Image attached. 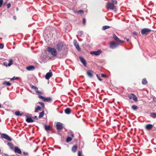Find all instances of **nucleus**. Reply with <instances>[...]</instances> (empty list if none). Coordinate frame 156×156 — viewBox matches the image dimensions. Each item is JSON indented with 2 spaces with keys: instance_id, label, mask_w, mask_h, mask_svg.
I'll return each mask as SVG.
<instances>
[{
  "instance_id": "nucleus-1",
  "label": "nucleus",
  "mask_w": 156,
  "mask_h": 156,
  "mask_svg": "<svg viewBox=\"0 0 156 156\" xmlns=\"http://www.w3.org/2000/svg\"><path fill=\"white\" fill-rule=\"evenodd\" d=\"M48 51L54 57L56 56L57 53L55 49L54 48L48 47L47 48Z\"/></svg>"
},
{
  "instance_id": "nucleus-2",
  "label": "nucleus",
  "mask_w": 156,
  "mask_h": 156,
  "mask_svg": "<svg viewBox=\"0 0 156 156\" xmlns=\"http://www.w3.org/2000/svg\"><path fill=\"white\" fill-rule=\"evenodd\" d=\"M1 138L2 139H5L9 141L12 140V138L7 134L5 133H2L1 135Z\"/></svg>"
},
{
  "instance_id": "nucleus-3",
  "label": "nucleus",
  "mask_w": 156,
  "mask_h": 156,
  "mask_svg": "<svg viewBox=\"0 0 156 156\" xmlns=\"http://www.w3.org/2000/svg\"><path fill=\"white\" fill-rule=\"evenodd\" d=\"M151 31V30L150 29L145 28L141 30V33L143 35L147 34Z\"/></svg>"
},
{
  "instance_id": "nucleus-4",
  "label": "nucleus",
  "mask_w": 156,
  "mask_h": 156,
  "mask_svg": "<svg viewBox=\"0 0 156 156\" xmlns=\"http://www.w3.org/2000/svg\"><path fill=\"white\" fill-rule=\"evenodd\" d=\"M63 47V44L62 42L59 43L56 45L57 48L59 51H60L62 50Z\"/></svg>"
},
{
  "instance_id": "nucleus-5",
  "label": "nucleus",
  "mask_w": 156,
  "mask_h": 156,
  "mask_svg": "<svg viewBox=\"0 0 156 156\" xmlns=\"http://www.w3.org/2000/svg\"><path fill=\"white\" fill-rule=\"evenodd\" d=\"M118 44L115 43L114 41H112L110 42L109 47L112 49H114L117 47Z\"/></svg>"
},
{
  "instance_id": "nucleus-6",
  "label": "nucleus",
  "mask_w": 156,
  "mask_h": 156,
  "mask_svg": "<svg viewBox=\"0 0 156 156\" xmlns=\"http://www.w3.org/2000/svg\"><path fill=\"white\" fill-rule=\"evenodd\" d=\"M52 73L51 70H50L49 72L47 73L46 74L45 76V79L47 80H49L52 76Z\"/></svg>"
},
{
  "instance_id": "nucleus-7",
  "label": "nucleus",
  "mask_w": 156,
  "mask_h": 156,
  "mask_svg": "<svg viewBox=\"0 0 156 156\" xmlns=\"http://www.w3.org/2000/svg\"><path fill=\"white\" fill-rule=\"evenodd\" d=\"M113 37L114 39L116 42L121 43H123V41L120 40L115 34H113Z\"/></svg>"
},
{
  "instance_id": "nucleus-8",
  "label": "nucleus",
  "mask_w": 156,
  "mask_h": 156,
  "mask_svg": "<svg viewBox=\"0 0 156 156\" xmlns=\"http://www.w3.org/2000/svg\"><path fill=\"white\" fill-rule=\"evenodd\" d=\"M31 88L34 89L37 94H43V93L41 91H39L38 88L35 86H32L31 87Z\"/></svg>"
},
{
  "instance_id": "nucleus-9",
  "label": "nucleus",
  "mask_w": 156,
  "mask_h": 156,
  "mask_svg": "<svg viewBox=\"0 0 156 156\" xmlns=\"http://www.w3.org/2000/svg\"><path fill=\"white\" fill-rule=\"evenodd\" d=\"M101 52V51L98 50L96 51H91L90 52L91 55H99Z\"/></svg>"
},
{
  "instance_id": "nucleus-10",
  "label": "nucleus",
  "mask_w": 156,
  "mask_h": 156,
  "mask_svg": "<svg viewBox=\"0 0 156 156\" xmlns=\"http://www.w3.org/2000/svg\"><path fill=\"white\" fill-rule=\"evenodd\" d=\"M107 7L110 9L113 10L115 9V6L113 3L108 2L107 3Z\"/></svg>"
},
{
  "instance_id": "nucleus-11",
  "label": "nucleus",
  "mask_w": 156,
  "mask_h": 156,
  "mask_svg": "<svg viewBox=\"0 0 156 156\" xmlns=\"http://www.w3.org/2000/svg\"><path fill=\"white\" fill-rule=\"evenodd\" d=\"M74 44L77 50L79 51H80L81 50V49L79 46L78 43L77 42L76 40H74Z\"/></svg>"
},
{
  "instance_id": "nucleus-12",
  "label": "nucleus",
  "mask_w": 156,
  "mask_h": 156,
  "mask_svg": "<svg viewBox=\"0 0 156 156\" xmlns=\"http://www.w3.org/2000/svg\"><path fill=\"white\" fill-rule=\"evenodd\" d=\"M57 129L58 130H61L63 128V126H62V123L60 122H58L56 124Z\"/></svg>"
},
{
  "instance_id": "nucleus-13",
  "label": "nucleus",
  "mask_w": 156,
  "mask_h": 156,
  "mask_svg": "<svg viewBox=\"0 0 156 156\" xmlns=\"http://www.w3.org/2000/svg\"><path fill=\"white\" fill-rule=\"evenodd\" d=\"M14 151L15 153H18L19 154H21L22 153L21 151L17 147H14Z\"/></svg>"
},
{
  "instance_id": "nucleus-14",
  "label": "nucleus",
  "mask_w": 156,
  "mask_h": 156,
  "mask_svg": "<svg viewBox=\"0 0 156 156\" xmlns=\"http://www.w3.org/2000/svg\"><path fill=\"white\" fill-rule=\"evenodd\" d=\"M152 127V125L150 124H147L145 126V128L147 130H151Z\"/></svg>"
},
{
  "instance_id": "nucleus-15",
  "label": "nucleus",
  "mask_w": 156,
  "mask_h": 156,
  "mask_svg": "<svg viewBox=\"0 0 156 156\" xmlns=\"http://www.w3.org/2000/svg\"><path fill=\"white\" fill-rule=\"evenodd\" d=\"M34 119V118H31V117H28L26 119V121L27 122L31 123L33 122H34V120H33Z\"/></svg>"
},
{
  "instance_id": "nucleus-16",
  "label": "nucleus",
  "mask_w": 156,
  "mask_h": 156,
  "mask_svg": "<svg viewBox=\"0 0 156 156\" xmlns=\"http://www.w3.org/2000/svg\"><path fill=\"white\" fill-rule=\"evenodd\" d=\"M35 69V67L33 66H30L26 67V69L29 71L34 70Z\"/></svg>"
},
{
  "instance_id": "nucleus-17",
  "label": "nucleus",
  "mask_w": 156,
  "mask_h": 156,
  "mask_svg": "<svg viewBox=\"0 0 156 156\" xmlns=\"http://www.w3.org/2000/svg\"><path fill=\"white\" fill-rule=\"evenodd\" d=\"M79 58L81 62L83 64L84 66H86V62L85 59L81 57H80Z\"/></svg>"
},
{
  "instance_id": "nucleus-18",
  "label": "nucleus",
  "mask_w": 156,
  "mask_h": 156,
  "mask_svg": "<svg viewBox=\"0 0 156 156\" xmlns=\"http://www.w3.org/2000/svg\"><path fill=\"white\" fill-rule=\"evenodd\" d=\"M87 75L90 77H93V74L91 70H89L87 71Z\"/></svg>"
},
{
  "instance_id": "nucleus-19",
  "label": "nucleus",
  "mask_w": 156,
  "mask_h": 156,
  "mask_svg": "<svg viewBox=\"0 0 156 156\" xmlns=\"http://www.w3.org/2000/svg\"><path fill=\"white\" fill-rule=\"evenodd\" d=\"M77 148V145H75L73 146L72 148V151L73 152H75L76 151Z\"/></svg>"
},
{
  "instance_id": "nucleus-20",
  "label": "nucleus",
  "mask_w": 156,
  "mask_h": 156,
  "mask_svg": "<svg viewBox=\"0 0 156 156\" xmlns=\"http://www.w3.org/2000/svg\"><path fill=\"white\" fill-rule=\"evenodd\" d=\"M2 84L3 85H6L7 86H10L11 85V83L9 82L5 81L3 82Z\"/></svg>"
},
{
  "instance_id": "nucleus-21",
  "label": "nucleus",
  "mask_w": 156,
  "mask_h": 156,
  "mask_svg": "<svg viewBox=\"0 0 156 156\" xmlns=\"http://www.w3.org/2000/svg\"><path fill=\"white\" fill-rule=\"evenodd\" d=\"M71 110L69 108H66L65 111L66 113L69 114L71 113Z\"/></svg>"
},
{
  "instance_id": "nucleus-22",
  "label": "nucleus",
  "mask_w": 156,
  "mask_h": 156,
  "mask_svg": "<svg viewBox=\"0 0 156 156\" xmlns=\"http://www.w3.org/2000/svg\"><path fill=\"white\" fill-rule=\"evenodd\" d=\"M51 100V98H45L44 101L47 102H50Z\"/></svg>"
},
{
  "instance_id": "nucleus-23",
  "label": "nucleus",
  "mask_w": 156,
  "mask_h": 156,
  "mask_svg": "<svg viewBox=\"0 0 156 156\" xmlns=\"http://www.w3.org/2000/svg\"><path fill=\"white\" fill-rule=\"evenodd\" d=\"M44 126L45 129L47 131L50 130L51 129L50 126H47L46 125H45Z\"/></svg>"
},
{
  "instance_id": "nucleus-24",
  "label": "nucleus",
  "mask_w": 156,
  "mask_h": 156,
  "mask_svg": "<svg viewBox=\"0 0 156 156\" xmlns=\"http://www.w3.org/2000/svg\"><path fill=\"white\" fill-rule=\"evenodd\" d=\"M7 145L9 146L11 149H13V145L11 143L8 142Z\"/></svg>"
},
{
  "instance_id": "nucleus-25",
  "label": "nucleus",
  "mask_w": 156,
  "mask_h": 156,
  "mask_svg": "<svg viewBox=\"0 0 156 156\" xmlns=\"http://www.w3.org/2000/svg\"><path fill=\"white\" fill-rule=\"evenodd\" d=\"M110 27V26H103L102 29L103 30H105V29H108Z\"/></svg>"
},
{
  "instance_id": "nucleus-26",
  "label": "nucleus",
  "mask_w": 156,
  "mask_h": 156,
  "mask_svg": "<svg viewBox=\"0 0 156 156\" xmlns=\"http://www.w3.org/2000/svg\"><path fill=\"white\" fill-rule=\"evenodd\" d=\"M135 101H138L137 98L136 96L134 94H133L132 98Z\"/></svg>"
},
{
  "instance_id": "nucleus-27",
  "label": "nucleus",
  "mask_w": 156,
  "mask_h": 156,
  "mask_svg": "<svg viewBox=\"0 0 156 156\" xmlns=\"http://www.w3.org/2000/svg\"><path fill=\"white\" fill-rule=\"evenodd\" d=\"M147 82L145 78L144 79L142 82V83L143 84H145L147 83Z\"/></svg>"
},
{
  "instance_id": "nucleus-28",
  "label": "nucleus",
  "mask_w": 156,
  "mask_h": 156,
  "mask_svg": "<svg viewBox=\"0 0 156 156\" xmlns=\"http://www.w3.org/2000/svg\"><path fill=\"white\" fill-rule=\"evenodd\" d=\"M44 112L43 111L40 113L39 118H40L41 117H42L44 116Z\"/></svg>"
},
{
  "instance_id": "nucleus-29",
  "label": "nucleus",
  "mask_w": 156,
  "mask_h": 156,
  "mask_svg": "<svg viewBox=\"0 0 156 156\" xmlns=\"http://www.w3.org/2000/svg\"><path fill=\"white\" fill-rule=\"evenodd\" d=\"M132 108L134 110H136L138 108V107L135 105H133L132 106Z\"/></svg>"
},
{
  "instance_id": "nucleus-30",
  "label": "nucleus",
  "mask_w": 156,
  "mask_h": 156,
  "mask_svg": "<svg viewBox=\"0 0 156 156\" xmlns=\"http://www.w3.org/2000/svg\"><path fill=\"white\" fill-rule=\"evenodd\" d=\"M78 34L79 36L81 37H82L83 34V32L81 31H79L78 32Z\"/></svg>"
},
{
  "instance_id": "nucleus-31",
  "label": "nucleus",
  "mask_w": 156,
  "mask_h": 156,
  "mask_svg": "<svg viewBox=\"0 0 156 156\" xmlns=\"http://www.w3.org/2000/svg\"><path fill=\"white\" fill-rule=\"evenodd\" d=\"M13 62V60L12 59H10L9 61V63L8 64V66H10L12 64Z\"/></svg>"
},
{
  "instance_id": "nucleus-32",
  "label": "nucleus",
  "mask_w": 156,
  "mask_h": 156,
  "mask_svg": "<svg viewBox=\"0 0 156 156\" xmlns=\"http://www.w3.org/2000/svg\"><path fill=\"white\" fill-rule=\"evenodd\" d=\"M151 116L154 118H156V113H153L151 114Z\"/></svg>"
},
{
  "instance_id": "nucleus-33",
  "label": "nucleus",
  "mask_w": 156,
  "mask_h": 156,
  "mask_svg": "<svg viewBox=\"0 0 156 156\" xmlns=\"http://www.w3.org/2000/svg\"><path fill=\"white\" fill-rule=\"evenodd\" d=\"M72 140V139L71 137H68L66 139V142L67 143H69L70 141L71 140Z\"/></svg>"
},
{
  "instance_id": "nucleus-34",
  "label": "nucleus",
  "mask_w": 156,
  "mask_h": 156,
  "mask_svg": "<svg viewBox=\"0 0 156 156\" xmlns=\"http://www.w3.org/2000/svg\"><path fill=\"white\" fill-rule=\"evenodd\" d=\"M41 109V108L40 106H37V107L36 108H35V112H36V111H37L40 110Z\"/></svg>"
},
{
  "instance_id": "nucleus-35",
  "label": "nucleus",
  "mask_w": 156,
  "mask_h": 156,
  "mask_svg": "<svg viewBox=\"0 0 156 156\" xmlns=\"http://www.w3.org/2000/svg\"><path fill=\"white\" fill-rule=\"evenodd\" d=\"M69 135H71V136L73 137H74V134L73 133V132L71 131H69Z\"/></svg>"
},
{
  "instance_id": "nucleus-36",
  "label": "nucleus",
  "mask_w": 156,
  "mask_h": 156,
  "mask_svg": "<svg viewBox=\"0 0 156 156\" xmlns=\"http://www.w3.org/2000/svg\"><path fill=\"white\" fill-rule=\"evenodd\" d=\"M74 12L75 13H81L83 12V10H79L78 11H75Z\"/></svg>"
},
{
  "instance_id": "nucleus-37",
  "label": "nucleus",
  "mask_w": 156,
  "mask_h": 156,
  "mask_svg": "<svg viewBox=\"0 0 156 156\" xmlns=\"http://www.w3.org/2000/svg\"><path fill=\"white\" fill-rule=\"evenodd\" d=\"M133 94L132 93L131 94H130V95L128 96V98H129V99H131L133 98Z\"/></svg>"
},
{
  "instance_id": "nucleus-38",
  "label": "nucleus",
  "mask_w": 156,
  "mask_h": 156,
  "mask_svg": "<svg viewBox=\"0 0 156 156\" xmlns=\"http://www.w3.org/2000/svg\"><path fill=\"white\" fill-rule=\"evenodd\" d=\"M38 103L40 104L41 105V106H42V107L43 108H44V104L42 102H38Z\"/></svg>"
},
{
  "instance_id": "nucleus-39",
  "label": "nucleus",
  "mask_w": 156,
  "mask_h": 156,
  "mask_svg": "<svg viewBox=\"0 0 156 156\" xmlns=\"http://www.w3.org/2000/svg\"><path fill=\"white\" fill-rule=\"evenodd\" d=\"M18 79V78L17 77L14 76L11 79V80H16V79Z\"/></svg>"
},
{
  "instance_id": "nucleus-40",
  "label": "nucleus",
  "mask_w": 156,
  "mask_h": 156,
  "mask_svg": "<svg viewBox=\"0 0 156 156\" xmlns=\"http://www.w3.org/2000/svg\"><path fill=\"white\" fill-rule=\"evenodd\" d=\"M15 114L17 116H19L20 112L19 111H16L15 112Z\"/></svg>"
},
{
  "instance_id": "nucleus-41",
  "label": "nucleus",
  "mask_w": 156,
  "mask_h": 156,
  "mask_svg": "<svg viewBox=\"0 0 156 156\" xmlns=\"http://www.w3.org/2000/svg\"><path fill=\"white\" fill-rule=\"evenodd\" d=\"M38 98H40V99H42L43 101H44V98L45 97H44L42 96H41V95H39L38 96Z\"/></svg>"
},
{
  "instance_id": "nucleus-42",
  "label": "nucleus",
  "mask_w": 156,
  "mask_h": 156,
  "mask_svg": "<svg viewBox=\"0 0 156 156\" xmlns=\"http://www.w3.org/2000/svg\"><path fill=\"white\" fill-rule=\"evenodd\" d=\"M11 6V5L10 3L8 4L7 5V8L8 9H9V8H10V7Z\"/></svg>"
},
{
  "instance_id": "nucleus-43",
  "label": "nucleus",
  "mask_w": 156,
  "mask_h": 156,
  "mask_svg": "<svg viewBox=\"0 0 156 156\" xmlns=\"http://www.w3.org/2000/svg\"><path fill=\"white\" fill-rule=\"evenodd\" d=\"M3 3V0H0V7L2 5Z\"/></svg>"
},
{
  "instance_id": "nucleus-44",
  "label": "nucleus",
  "mask_w": 156,
  "mask_h": 156,
  "mask_svg": "<svg viewBox=\"0 0 156 156\" xmlns=\"http://www.w3.org/2000/svg\"><path fill=\"white\" fill-rule=\"evenodd\" d=\"M4 45L2 44H0V49H2L3 48Z\"/></svg>"
},
{
  "instance_id": "nucleus-45",
  "label": "nucleus",
  "mask_w": 156,
  "mask_h": 156,
  "mask_svg": "<svg viewBox=\"0 0 156 156\" xmlns=\"http://www.w3.org/2000/svg\"><path fill=\"white\" fill-rule=\"evenodd\" d=\"M113 3L114 4L117 3V1L116 0H112Z\"/></svg>"
},
{
  "instance_id": "nucleus-46",
  "label": "nucleus",
  "mask_w": 156,
  "mask_h": 156,
  "mask_svg": "<svg viewBox=\"0 0 156 156\" xmlns=\"http://www.w3.org/2000/svg\"><path fill=\"white\" fill-rule=\"evenodd\" d=\"M82 152L81 151H79L78 153V156H81Z\"/></svg>"
},
{
  "instance_id": "nucleus-47",
  "label": "nucleus",
  "mask_w": 156,
  "mask_h": 156,
  "mask_svg": "<svg viewBox=\"0 0 156 156\" xmlns=\"http://www.w3.org/2000/svg\"><path fill=\"white\" fill-rule=\"evenodd\" d=\"M83 24L85 25L86 24V20L85 18H83Z\"/></svg>"
},
{
  "instance_id": "nucleus-48",
  "label": "nucleus",
  "mask_w": 156,
  "mask_h": 156,
  "mask_svg": "<svg viewBox=\"0 0 156 156\" xmlns=\"http://www.w3.org/2000/svg\"><path fill=\"white\" fill-rule=\"evenodd\" d=\"M97 76L98 78V79L100 81H101L102 80V79L100 78H99V76H98V74L97 75Z\"/></svg>"
},
{
  "instance_id": "nucleus-49",
  "label": "nucleus",
  "mask_w": 156,
  "mask_h": 156,
  "mask_svg": "<svg viewBox=\"0 0 156 156\" xmlns=\"http://www.w3.org/2000/svg\"><path fill=\"white\" fill-rule=\"evenodd\" d=\"M101 75V76L103 77H105L106 76V75L104 74H102Z\"/></svg>"
},
{
  "instance_id": "nucleus-50",
  "label": "nucleus",
  "mask_w": 156,
  "mask_h": 156,
  "mask_svg": "<svg viewBox=\"0 0 156 156\" xmlns=\"http://www.w3.org/2000/svg\"><path fill=\"white\" fill-rule=\"evenodd\" d=\"M23 154L24 155H27L28 154V153L27 152H23Z\"/></svg>"
},
{
  "instance_id": "nucleus-51",
  "label": "nucleus",
  "mask_w": 156,
  "mask_h": 156,
  "mask_svg": "<svg viewBox=\"0 0 156 156\" xmlns=\"http://www.w3.org/2000/svg\"><path fill=\"white\" fill-rule=\"evenodd\" d=\"M134 35H136L138 34L136 32H134L133 33Z\"/></svg>"
},
{
  "instance_id": "nucleus-52",
  "label": "nucleus",
  "mask_w": 156,
  "mask_h": 156,
  "mask_svg": "<svg viewBox=\"0 0 156 156\" xmlns=\"http://www.w3.org/2000/svg\"><path fill=\"white\" fill-rule=\"evenodd\" d=\"M4 65L5 66H7V62H4Z\"/></svg>"
},
{
  "instance_id": "nucleus-53",
  "label": "nucleus",
  "mask_w": 156,
  "mask_h": 156,
  "mask_svg": "<svg viewBox=\"0 0 156 156\" xmlns=\"http://www.w3.org/2000/svg\"><path fill=\"white\" fill-rule=\"evenodd\" d=\"M13 18L15 20H16V16H13Z\"/></svg>"
},
{
  "instance_id": "nucleus-54",
  "label": "nucleus",
  "mask_w": 156,
  "mask_h": 156,
  "mask_svg": "<svg viewBox=\"0 0 156 156\" xmlns=\"http://www.w3.org/2000/svg\"><path fill=\"white\" fill-rule=\"evenodd\" d=\"M33 118H34H34H36V119H37V116H34V117H33Z\"/></svg>"
},
{
  "instance_id": "nucleus-55",
  "label": "nucleus",
  "mask_w": 156,
  "mask_h": 156,
  "mask_svg": "<svg viewBox=\"0 0 156 156\" xmlns=\"http://www.w3.org/2000/svg\"><path fill=\"white\" fill-rule=\"evenodd\" d=\"M23 115V113H21V114L20 113V115L19 116H21V115Z\"/></svg>"
},
{
  "instance_id": "nucleus-56",
  "label": "nucleus",
  "mask_w": 156,
  "mask_h": 156,
  "mask_svg": "<svg viewBox=\"0 0 156 156\" xmlns=\"http://www.w3.org/2000/svg\"><path fill=\"white\" fill-rule=\"evenodd\" d=\"M129 39L128 38V39H126V41H129Z\"/></svg>"
},
{
  "instance_id": "nucleus-57",
  "label": "nucleus",
  "mask_w": 156,
  "mask_h": 156,
  "mask_svg": "<svg viewBox=\"0 0 156 156\" xmlns=\"http://www.w3.org/2000/svg\"><path fill=\"white\" fill-rule=\"evenodd\" d=\"M16 10H17V11H18V10L19 9H18V8H16Z\"/></svg>"
},
{
  "instance_id": "nucleus-58",
  "label": "nucleus",
  "mask_w": 156,
  "mask_h": 156,
  "mask_svg": "<svg viewBox=\"0 0 156 156\" xmlns=\"http://www.w3.org/2000/svg\"><path fill=\"white\" fill-rule=\"evenodd\" d=\"M2 107L1 105L0 104V108Z\"/></svg>"
},
{
  "instance_id": "nucleus-59",
  "label": "nucleus",
  "mask_w": 156,
  "mask_h": 156,
  "mask_svg": "<svg viewBox=\"0 0 156 156\" xmlns=\"http://www.w3.org/2000/svg\"><path fill=\"white\" fill-rule=\"evenodd\" d=\"M59 148L60 149L61 147H59Z\"/></svg>"
},
{
  "instance_id": "nucleus-60",
  "label": "nucleus",
  "mask_w": 156,
  "mask_h": 156,
  "mask_svg": "<svg viewBox=\"0 0 156 156\" xmlns=\"http://www.w3.org/2000/svg\"><path fill=\"white\" fill-rule=\"evenodd\" d=\"M59 148L60 149L61 147H59Z\"/></svg>"
}]
</instances>
